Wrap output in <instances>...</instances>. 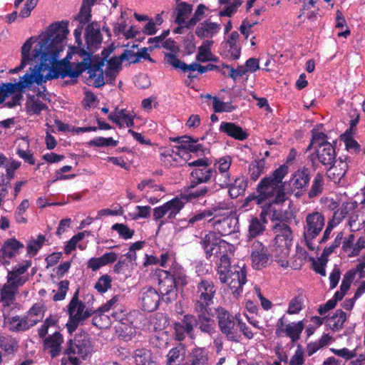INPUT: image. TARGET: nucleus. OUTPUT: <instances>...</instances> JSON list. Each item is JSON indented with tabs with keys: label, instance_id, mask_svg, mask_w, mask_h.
I'll list each match as a JSON object with an SVG mask.
<instances>
[{
	"label": "nucleus",
	"instance_id": "obj_38",
	"mask_svg": "<svg viewBox=\"0 0 365 365\" xmlns=\"http://www.w3.org/2000/svg\"><path fill=\"white\" fill-rule=\"evenodd\" d=\"M247 187V180L243 176L240 175L236 178L233 182L231 181L228 186V192L231 198H237L238 196L245 193Z\"/></svg>",
	"mask_w": 365,
	"mask_h": 365
},
{
	"label": "nucleus",
	"instance_id": "obj_30",
	"mask_svg": "<svg viewBox=\"0 0 365 365\" xmlns=\"http://www.w3.org/2000/svg\"><path fill=\"white\" fill-rule=\"evenodd\" d=\"M190 190V191L181 193L180 195L179 198L181 199L182 201H192V200L198 199L205 196H210L215 192L214 186L203 185Z\"/></svg>",
	"mask_w": 365,
	"mask_h": 365
},
{
	"label": "nucleus",
	"instance_id": "obj_56",
	"mask_svg": "<svg viewBox=\"0 0 365 365\" xmlns=\"http://www.w3.org/2000/svg\"><path fill=\"white\" fill-rule=\"evenodd\" d=\"M304 307V299L299 294L291 299L287 313L289 314H298Z\"/></svg>",
	"mask_w": 365,
	"mask_h": 365
},
{
	"label": "nucleus",
	"instance_id": "obj_29",
	"mask_svg": "<svg viewBox=\"0 0 365 365\" xmlns=\"http://www.w3.org/2000/svg\"><path fill=\"white\" fill-rule=\"evenodd\" d=\"M347 158L342 160L341 158L335 163L329 166L327 169V177L334 182L340 181V180L345 175L348 170V164L346 163Z\"/></svg>",
	"mask_w": 365,
	"mask_h": 365
},
{
	"label": "nucleus",
	"instance_id": "obj_44",
	"mask_svg": "<svg viewBox=\"0 0 365 365\" xmlns=\"http://www.w3.org/2000/svg\"><path fill=\"white\" fill-rule=\"evenodd\" d=\"M266 160L264 158L255 160L250 163L248 167V175L250 180L255 182L264 172Z\"/></svg>",
	"mask_w": 365,
	"mask_h": 365
},
{
	"label": "nucleus",
	"instance_id": "obj_7",
	"mask_svg": "<svg viewBox=\"0 0 365 365\" xmlns=\"http://www.w3.org/2000/svg\"><path fill=\"white\" fill-rule=\"evenodd\" d=\"M215 315L221 333L228 341L238 342L240 336L238 332L240 316L232 314L222 306L215 308Z\"/></svg>",
	"mask_w": 365,
	"mask_h": 365
},
{
	"label": "nucleus",
	"instance_id": "obj_48",
	"mask_svg": "<svg viewBox=\"0 0 365 365\" xmlns=\"http://www.w3.org/2000/svg\"><path fill=\"white\" fill-rule=\"evenodd\" d=\"M27 112L30 114L38 115L42 110H47L46 104L34 96L30 97L26 103Z\"/></svg>",
	"mask_w": 365,
	"mask_h": 365
},
{
	"label": "nucleus",
	"instance_id": "obj_32",
	"mask_svg": "<svg viewBox=\"0 0 365 365\" xmlns=\"http://www.w3.org/2000/svg\"><path fill=\"white\" fill-rule=\"evenodd\" d=\"M24 247L22 242L17 240L16 238H10L6 240L0 249V254L2 257L11 259L16 254L19 250Z\"/></svg>",
	"mask_w": 365,
	"mask_h": 365
},
{
	"label": "nucleus",
	"instance_id": "obj_18",
	"mask_svg": "<svg viewBox=\"0 0 365 365\" xmlns=\"http://www.w3.org/2000/svg\"><path fill=\"white\" fill-rule=\"evenodd\" d=\"M63 336L60 331H55L45 338L43 342V349L52 359L63 355Z\"/></svg>",
	"mask_w": 365,
	"mask_h": 365
},
{
	"label": "nucleus",
	"instance_id": "obj_51",
	"mask_svg": "<svg viewBox=\"0 0 365 365\" xmlns=\"http://www.w3.org/2000/svg\"><path fill=\"white\" fill-rule=\"evenodd\" d=\"M269 257H271L270 253L267 254V252L251 254L253 267L255 269H260L266 267L268 264Z\"/></svg>",
	"mask_w": 365,
	"mask_h": 365
},
{
	"label": "nucleus",
	"instance_id": "obj_15",
	"mask_svg": "<svg viewBox=\"0 0 365 365\" xmlns=\"http://www.w3.org/2000/svg\"><path fill=\"white\" fill-rule=\"evenodd\" d=\"M18 293V289L6 284H4L0 289V303L4 317L6 314L9 315L11 310L17 307L19 304L16 302V296Z\"/></svg>",
	"mask_w": 365,
	"mask_h": 365
},
{
	"label": "nucleus",
	"instance_id": "obj_41",
	"mask_svg": "<svg viewBox=\"0 0 365 365\" xmlns=\"http://www.w3.org/2000/svg\"><path fill=\"white\" fill-rule=\"evenodd\" d=\"M134 359L136 365H156L157 362L150 350L138 349L135 351Z\"/></svg>",
	"mask_w": 365,
	"mask_h": 365
},
{
	"label": "nucleus",
	"instance_id": "obj_54",
	"mask_svg": "<svg viewBox=\"0 0 365 365\" xmlns=\"http://www.w3.org/2000/svg\"><path fill=\"white\" fill-rule=\"evenodd\" d=\"M17 89V84L13 83H3L0 84V104L3 103L6 98L14 94Z\"/></svg>",
	"mask_w": 365,
	"mask_h": 365
},
{
	"label": "nucleus",
	"instance_id": "obj_63",
	"mask_svg": "<svg viewBox=\"0 0 365 365\" xmlns=\"http://www.w3.org/2000/svg\"><path fill=\"white\" fill-rule=\"evenodd\" d=\"M214 212L212 210L205 209L203 210H200L195 212L192 217H190L188 220L189 225H194L197 222L202 221L207 217H210L212 216Z\"/></svg>",
	"mask_w": 365,
	"mask_h": 365
},
{
	"label": "nucleus",
	"instance_id": "obj_42",
	"mask_svg": "<svg viewBox=\"0 0 365 365\" xmlns=\"http://www.w3.org/2000/svg\"><path fill=\"white\" fill-rule=\"evenodd\" d=\"M358 206L356 201L351 202H343L340 208L334 212L332 220L335 225L339 224L349 214L350 211L355 210Z\"/></svg>",
	"mask_w": 365,
	"mask_h": 365
},
{
	"label": "nucleus",
	"instance_id": "obj_19",
	"mask_svg": "<svg viewBox=\"0 0 365 365\" xmlns=\"http://www.w3.org/2000/svg\"><path fill=\"white\" fill-rule=\"evenodd\" d=\"M309 180L310 170L308 168L304 167L297 170L292 174L288 182L290 190L292 192H296V195H299L308 186Z\"/></svg>",
	"mask_w": 365,
	"mask_h": 365
},
{
	"label": "nucleus",
	"instance_id": "obj_13",
	"mask_svg": "<svg viewBox=\"0 0 365 365\" xmlns=\"http://www.w3.org/2000/svg\"><path fill=\"white\" fill-rule=\"evenodd\" d=\"M139 299L142 309L144 311L152 312L159 307L162 297H160V294L155 289L150 287L141 289Z\"/></svg>",
	"mask_w": 365,
	"mask_h": 365
},
{
	"label": "nucleus",
	"instance_id": "obj_61",
	"mask_svg": "<svg viewBox=\"0 0 365 365\" xmlns=\"http://www.w3.org/2000/svg\"><path fill=\"white\" fill-rule=\"evenodd\" d=\"M112 278L108 274L100 277L95 284V289L100 293L106 292L111 287Z\"/></svg>",
	"mask_w": 365,
	"mask_h": 365
},
{
	"label": "nucleus",
	"instance_id": "obj_35",
	"mask_svg": "<svg viewBox=\"0 0 365 365\" xmlns=\"http://www.w3.org/2000/svg\"><path fill=\"white\" fill-rule=\"evenodd\" d=\"M199 139L193 138L190 136L185 135V139L182 142V145H179L177 148L180 150L182 155L184 153H198L204 151V146L202 144L197 143Z\"/></svg>",
	"mask_w": 365,
	"mask_h": 365
},
{
	"label": "nucleus",
	"instance_id": "obj_11",
	"mask_svg": "<svg viewBox=\"0 0 365 365\" xmlns=\"http://www.w3.org/2000/svg\"><path fill=\"white\" fill-rule=\"evenodd\" d=\"M158 285L162 295V300L167 304L177 299L178 285L168 270H158Z\"/></svg>",
	"mask_w": 365,
	"mask_h": 365
},
{
	"label": "nucleus",
	"instance_id": "obj_17",
	"mask_svg": "<svg viewBox=\"0 0 365 365\" xmlns=\"http://www.w3.org/2000/svg\"><path fill=\"white\" fill-rule=\"evenodd\" d=\"M79 290L77 289L74 293L71 300L68 305V313L69 317H72L84 321L93 314L91 309L85 310V304L78 299Z\"/></svg>",
	"mask_w": 365,
	"mask_h": 365
},
{
	"label": "nucleus",
	"instance_id": "obj_58",
	"mask_svg": "<svg viewBox=\"0 0 365 365\" xmlns=\"http://www.w3.org/2000/svg\"><path fill=\"white\" fill-rule=\"evenodd\" d=\"M232 164V158L230 155H225L215 160V170L220 173H230Z\"/></svg>",
	"mask_w": 365,
	"mask_h": 365
},
{
	"label": "nucleus",
	"instance_id": "obj_20",
	"mask_svg": "<svg viewBox=\"0 0 365 365\" xmlns=\"http://www.w3.org/2000/svg\"><path fill=\"white\" fill-rule=\"evenodd\" d=\"M160 160L167 168L182 165L185 162L177 146L174 148H161L160 150Z\"/></svg>",
	"mask_w": 365,
	"mask_h": 365
},
{
	"label": "nucleus",
	"instance_id": "obj_36",
	"mask_svg": "<svg viewBox=\"0 0 365 365\" xmlns=\"http://www.w3.org/2000/svg\"><path fill=\"white\" fill-rule=\"evenodd\" d=\"M346 318V312L341 309H336L332 316L326 319V322L332 331H339L343 329Z\"/></svg>",
	"mask_w": 365,
	"mask_h": 365
},
{
	"label": "nucleus",
	"instance_id": "obj_23",
	"mask_svg": "<svg viewBox=\"0 0 365 365\" xmlns=\"http://www.w3.org/2000/svg\"><path fill=\"white\" fill-rule=\"evenodd\" d=\"M215 170L211 168H197L190 173V183L189 189L197 187L199 184L207 183L214 177Z\"/></svg>",
	"mask_w": 365,
	"mask_h": 365
},
{
	"label": "nucleus",
	"instance_id": "obj_22",
	"mask_svg": "<svg viewBox=\"0 0 365 365\" xmlns=\"http://www.w3.org/2000/svg\"><path fill=\"white\" fill-rule=\"evenodd\" d=\"M36 65L31 69V73H26L22 76V81L21 82V88L30 87L34 83L38 85H41L45 82L43 78V72L46 71L45 63H35Z\"/></svg>",
	"mask_w": 365,
	"mask_h": 365
},
{
	"label": "nucleus",
	"instance_id": "obj_1",
	"mask_svg": "<svg viewBox=\"0 0 365 365\" xmlns=\"http://www.w3.org/2000/svg\"><path fill=\"white\" fill-rule=\"evenodd\" d=\"M68 26V21L53 23L38 37L39 41L34 48V59L39 63H45L46 71H48L43 75L45 82L67 76L76 79L84 71L88 74L86 63L78 61V59L73 63L58 61L59 53L63 51V41L69 32Z\"/></svg>",
	"mask_w": 365,
	"mask_h": 365
},
{
	"label": "nucleus",
	"instance_id": "obj_5",
	"mask_svg": "<svg viewBox=\"0 0 365 365\" xmlns=\"http://www.w3.org/2000/svg\"><path fill=\"white\" fill-rule=\"evenodd\" d=\"M92 351V340L89 334L81 330L71 336L64 344L61 363L80 365L81 361L85 360Z\"/></svg>",
	"mask_w": 365,
	"mask_h": 365
},
{
	"label": "nucleus",
	"instance_id": "obj_24",
	"mask_svg": "<svg viewBox=\"0 0 365 365\" xmlns=\"http://www.w3.org/2000/svg\"><path fill=\"white\" fill-rule=\"evenodd\" d=\"M209 222H212L215 232L217 235L227 236L235 232V221L230 217H223L220 220H215V217L210 219Z\"/></svg>",
	"mask_w": 365,
	"mask_h": 365
},
{
	"label": "nucleus",
	"instance_id": "obj_26",
	"mask_svg": "<svg viewBox=\"0 0 365 365\" xmlns=\"http://www.w3.org/2000/svg\"><path fill=\"white\" fill-rule=\"evenodd\" d=\"M219 130L220 132L225 133L229 137L237 140H245L249 136L248 133L245 130L236 123L232 122L222 121L220 123Z\"/></svg>",
	"mask_w": 365,
	"mask_h": 365
},
{
	"label": "nucleus",
	"instance_id": "obj_43",
	"mask_svg": "<svg viewBox=\"0 0 365 365\" xmlns=\"http://www.w3.org/2000/svg\"><path fill=\"white\" fill-rule=\"evenodd\" d=\"M168 272L178 286L184 287L188 284L187 276L181 265L178 264H173L168 269Z\"/></svg>",
	"mask_w": 365,
	"mask_h": 365
},
{
	"label": "nucleus",
	"instance_id": "obj_39",
	"mask_svg": "<svg viewBox=\"0 0 365 365\" xmlns=\"http://www.w3.org/2000/svg\"><path fill=\"white\" fill-rule=\"evenodd\" d=\"M0 348L5 356L14 355L19 349L18 341L10 335H0Z\"/></svg>",
	"mask_w": 365,
	"mask_h": 365
},
{
	"label": "nucleus",
	"instance_id": "obj_2",
	"mask_svg": "<svg viewBox=\"0 0 365 365\" xmlns=\"http://www.w3.org/2000/svg\"><path fill=\"white\" fill-rule=\"evenodd\" d=\"M288 172L287 165H280L270 175L261 179L256 187L257 194H250L245 199L243 207L256 205L262 209L260 219L255 217L250 221L249 237L255 238L262 234L267 222L266 215L271 211L272 205L282 203L287 200L284 192L286 182H283L282 180Z\"/></svg>",
	"mask_w": 365,
	"mask_h": 365
},
{
	"label": "nucleus",
	"instance_id": "obj_50",
	"mask_svg": "<svg viewBox=\"0 0 365 365\" xmlns=\"http://www.w3.org/2000/svg\"><path fill=\"white\" fill-rule=\"evenodd\" d=\"M335 27L336 29L341 30L337 34L339 37H344L346 38L351 34L350 29L346 26V21L342 13L339 11H337L336 12Z\"/></svg>",
	"mask_w": 365,
	"mask_h": 365
},
{
	"label": "nucleus",
	"instance_id": "obj_40",
	"mask_svg": "<svg viewBox=\"0 0 365 365\" xmlns=\"http://www.w3.org/2000/svg\"><path fill=\"white\" fill-rule=\"evenodd\" d=\"M176 17L175 23L182 25L185 23V19L188 18L192 11V5L185 1L178 2L175 8Z\"/></svg>",
	"mask_w": 365,
	"mask_h": 365
},
{
	"label": "nucleus",
	"instance_id": "obj_37",
	"mask_svg": "<svg viewBox=\"0 0 365 365\" xmlns=\"http://www.w3.org/2000/svg\"><path fill=\"white\" fill-rule=\"evenodd\" d=\"M219 29V24L207 20L196 28L195 34L200 38H204L209 36L212 37L218 32Z\"/></svg>",
	"mask_w": 365,
	"mask_h": 365
},
{
	"label": "nucleus",
	"instance_id": "obj_64",
	"mask_svg": "<svg viewBox=\"0 0 365 365\" xmlns=\"http://www.w3.org/2000/svg\"><path fill=\"white\" fill-rule=\"evenodd\" d=\"M42 309L43 305H41V304L36 303L26 312V316H28V318L31 319V320H37L38 323L43 318V316L41 315Z\"/></svg>",
	"mask_w": 365,
	"mask_h": 365
},
{
	"label": "nucleus",
	"instance_id": "obj_9",
	"mask_svg": "<svg viewBox=\"0 0 365 365\" xmlns=\"http://www.w3.org/2000/svg\"><path fill=\"white\" fill-rule=\"evenodd\" d=\"M185 206V202L175 197L153 210V220L158 222V232L168 222L175 218Z\"/></svg>",
	"mask_w": 365,
	"mask_h": 365
},
{
	"label": "nucleus",
	"instance_id": "obj_25",
	"mask_svg": "<svg viewBox=\"0 0 365 365\" xmlns=\"http://www.w3.org/2000/svg\"><path fill=\"white\" fill-rule=\"evenodd\" d=\"M36 41L35 37H30L26 41L21 47V62L20 65L10 71V73H15L21 71L27 64L37 63V60L34 59V50L32 55H30V51L32 48L33 43Z\"/></svg>",
	"mask_w": 365,
	"mask_h": 365
},
{
	"label": "nucleus",
	"instance_id": "obj_59",
	"mask_svg": "<svg viewBox=\"0 0 365 365\" xmlns=\"http://www.w3.org/2000/svg\"><path fill=\"white\" fill-rule=\"evenodd\" d=\"M345 146L347 150H353L354 153L357 154L361 150V145L359 143L353 138L352 133H349L346 135V131L342 135Z\"/></svg>",
	"mask_w": 365,
	"mask_h": 365
},
{
	"label": "nucleus",
	"instance_id": "obj_28",
	"mask_svg": "<svg viewBox=\"0 0 365 365\" xmlns=\"http://www.w3.org/2000/svg\"><path fill=\"white\" fill-rule=\"evenodd\" d=\"M133 316L121 308H114L109 319L112 322L119 323L118 328L123 331H127L128 329L132 328Z\"/></svg>",
	"mask_w": 365,
	"mask_h": 365
},
{
	"label": "nucleus",
	"instance_id": "obj_12",
	"mask_svg": "<svg viewBox=\"0 0 365 365\" xmlns=\"http://www.w3.org/2000/svg\"><path fill=\"white\" fill-rule=\"evenodd\" d=\"M193 309L196 314H194L195 328L199 329L204 334L208 336L214 334L216 332V324L212 309H205L201 312L197 308Z\"/></svg>",
	"mask_w": 365,
	"mask_h": 365
},
{
	"label": "nucleus",
	"instance_id": "obj_62",
	"mask_svg": "<svg viewBox=\"0 0 365 365\" xmlns=\"http://www.w3.org/2000/svg\"><path fill=\"white\" fill-rule=\"evenodd\" d=\"M215 170L214 174L215 180L216 183L220 187V188H227L230 185L231 175L230 173H220Z\"/></svg>",
	"mask_w": 365,
	"mask_h": 365
},
{
	"label": "nucleus",
	"instance_id": "obj_16",
	"mask_svg": "<svg viewBox=\"0 0 365 365\" xmlns=\"http://www.w3.org/2000/svg\"><path fill=\"white\" fill-rule=\"evenodd\" d=\"M275 235L273 242L280 245H286L289 248L292 247L293 240V233L290 226L283 221L277 222L272 227Z\"/></svg>",
	"mask_w": 365,
	"mask_h": 365
},
{
	"label": "nucleus",
	"instance_id": "obj_34",
	"mask_svg": "<svg viewBox=\"0 0 365 365\" xmlns=\"http://www.w3.org/2000/svg\"><path fill=\"white\" fill-rule=\"evenodd\" d=\"M165 61L167 63L171 65L175 69H180L184 73L188 71H197V63H192L190 65L182 62L175 55V53H165Z\"/></svg>",
	"mask_w": 365,
	"mask_h": 365
},
{
	"label": "nucleus",
	"instance_id": "obj_55",
	"mask_svg": "<svg viewBox=\"0 0 365 365\" xmlns=\"http://www.w3.org/2000/svg\"><path fill=\"white\" fill-rule=\"evenodd\" d=\"M118 143V140H114L113 138H103L96 137L88 142V145L90 146L96 147H108V146H116Z\"/></svg>",
	"mask_w": 365,
	"mask_h": 365
},
{
	"label": "nucleus",
	"instance_id": "obj_49",
	"mask_svg": "<svg viewBox=\"0 0 365 365\" xmlns=\"http://www.w3.org/2000/svg\"><path fill=\"white\" fill-rule=\"evenodd\" d=\"M213 43V41L206 40L202 44L198 47V52L196 56V60L198 62H207L209 57L212 56L210 46Z\"/></svg>",
	"mask_w": 365,
	"mask_h": 365
},
{
	"label": "nucleus",
	"instance_id": "obj_33",
	"mask_svg": "<svg viewBox=\"0 0 365 365\" xmlns=\"http://www.w3.org/2000/svg\"><path fill=\"white\" fill-rule=\"evenodd\" d=\"M118 299V296H114L112 299L99 307L97 310L93 311V314H95L93 318V324L94 326L98 327L100 328H102L104 326L102 321L103 319H109V316L105 315L103 313L108 312L113 305L117 302Z\"/></svg>",
	"mask_w": 365,
	"mask_h": 365
},
{
	"label": "nucleus",
	"instance_id": "obj_6",
	"mask_svg": "<svg viewBox=\"0 0 365 365\" xmlns=\"http://www.w3.org/2000/svg\"><path fill=\"white\" fill-rule=\"evenodd\" d=\"M200 245L207 259L219 258V262H221L224 257H230L229 253H231L232 248V244L222 240L217 232L213 231H210L202 237Z\"/></svg>",
	"mask_w": 365,
	"mask_h": 365
},
{
	"label": "nucleus",
	"instance_id": "obj_46",
	"mask_svg": "<svg viewBox=\"0 0 365 365\" xmlns=\"http://www.w3.org/2000/svg\"><path fill=\"white\" fill-rule=\"evenodd\" d=\"M185 349L182 346L174 347L167 355V365H180V363L185 357Z\"/></svg>",
	"mask_w": 365,
	"mask_h": 365
},
{
	"label": "nucleus",
	"instance_id": "obj_8",
	"mask_svg": "<svg viewBox=\"0 0 365 365\" xmlns=\"http://www.w3.org/2000/svg\"><path fill=\"white\" fill-rule=\"evenodd\" d=\"M217 292V287L210 279L202 278L197 283L196 291L193 295V308L200 312L211 309Z\"/></svg>",
	"mask_w": 365,
	"mask_h": 365
},
{
	"label": "nucleus",
	"instance_id": "obj_27",
	"mask_svg": "<svg viewBox=\"0 0 365 365\" xmlns=\"http://www.w3.org/2000/svg\"><path fill=\"white\" fill-rule=\"evenodd\" d=\"M291 248L286 245L272 243L269 247L270 256L282 267L289 266V255Z\"/></svg>",
	"mask_w": 365,
	"mask_h": 365
},
{
	"label": "nucleus",
	"instance_id": "obj_52",
	"mask_svg": "<svg viewBox=\"0 0 365 365\" xmlns=\"http://www.w3.org/2000/svg\"><path fill=\"white\" fill-rule=\"evenodd\" d=\"M111 229L116 231L120 238L125 240L131 239L135 234L134 230L130 229L127 225L123 223H115L113 225Z\"/></svg>",
	"mask_w": 365,
	"mask_h": 365
},
{
	"label": "nucleus",
	"instance_id": "obj_4",
	"mask_svg": "<svg viewBox=\"0 0 365 365\" xmlns=\"http://www.w3.org/2000/svg\"><path fill=\"white\" fill-rule=\"evenodd\" d=\"M217 274L222 284H227L232 293L238 297L247 282V271L244 262L231 265L230 257H224L217 263Z\"/></svg>",
	"mask_w": 365,
	"mask_h": 365
},
{
	"label": "nucleus",
	"instance_id": "obj_53",
	"mask_svg": "<svg viewBox=\"0 0 365 365\" xmlns=\"http://www.w3.org/2000/svg\"><path fill=\"white\" fill-rule=\"evenodd\" d=\"M45 241L46 237L43 235H38L36 240L29 241L26 247L28 255L32 257L35 256L42 247Z\"/></svg>",
	"mask_w": 365,
	"mask_h": 365
},
{
	"label": "nucleus",
	"instance_id": "obj_45",
	"mask_svg": "<svg viewBox=\"0 0 365 365\" xmlns=\"http://www.w3.org/2000/svg\"><path fill=\"white\" fill-rule=\"evenodd\" d=\"M304 325L302 321L298 322H292L286 325L284 333L286 336L291 339L293 343L297 341L304 330Z\"/></svg>",
	"mask_w": 365,
	"mask_h": 365
},
{
	"label": "nucleus",
	"instance_id": "obj_21",
	"mask_svg": "<svg viewBox=\"0 0 365 365\" xmlns=\"http://www.w3.org/2000/svg\"><path fill=\"white\" fill-rule=\"evenodd\" d=\"M315 154L318 161L326 168L337 161L335 149L329 142L320 143L316 149Z\"/></svg>",
	"mask_w": 365,
	"mask_h": 365
},
{
	"label": "nucleus",
	"instance_id": "obj_57",
	"mask_svg": "<svg viewBox=\"0 0 365 365\" xmlns=\"http://www.w3.org/2000/svg\"><path fill=\"white\" fill-rule=\"evenodd\" d=\"M26 281L21 275L11 270L8 272L7 282L5 284L19 290V288L23 286Z\"/></svg>",
	"mask_w": 365,
	"mask_h": 365
},
{
	"label": "nucleus",
	"instance_id": "obj_14",
	"mask_svg": "<svg viewBox=\"0 0 365 365\" xmlns=\"http://www.w3.org/2000/svg\"><path fill=\"white\" fill-rule=\"evenodd\" d=\"M194 328V314H185L180 322L173 324L175 339L181 341L186 338L187 335L192 339Z\"/></svg>",
	"mask_w": 365,
	"mask_h": 365
},
{
	"label": "nucleus",
	"instance_id": "obj_31",
	"mask_svg": "<svg viewBox=\"0 0 365 365\" xmlns=\"http://www.w3.org/2000/svg\"><path fill=\"white\" fill-rule=\"evenodd\" d=\"M36 324L37 320H31L26 314L23 317L15 316L9 319L10 329L13 331H26Z\"/></svg>",
	"mask_w": 365,
	"mask_h": 365
},
{
	"label": "nucleus",
	"instance_id": "obj_47",
	"mask_svg": "<svg viewBox=\"0 0 365 365\" xmlns=\"http://www.w3.org/2000/svg\"><path fill=\"white\" fill-rule=\"evenodd\" d=\"M324 175L320 173H317L308 192L309 197L313 198L321 195L324 190Z\"/></svg>",
	"mask_w": 365,
	"mask_h": 365
},
{
	"label": "nucleus",
	"instance_id": "obj_3",
	"mask_svg": "<svg viewBox=\"0 0 365 365\" xmlns=\"http://www.w3.org/2000/svg\"><path fill=\"white\" fill-rule=\"evenodd\" d=\"M86 48L82 46H71L68 52L66 58H71L73 56H78L82 58L88 68V76L86 83L96 88L105 85L103 81V66L104 59L98 56H93L95 51L99 48L102 43L103 37L98 28L95 29L93 23L87 25L85 31Z\"/></svg>",
	"mask_w": 365,
	"mask_h": 365
},
{
	"label": "nucleus",
	"instance_id": "obj_60",
	"mask_svg": "<svg viewBox=\"0 0 365 365\" xmlns=\"http://www.w3.org/2000/svg\"><path fill=\"white\" fill-rule=\"evenodd\" d=\"M86 231L81 232L73 235L66 243L64 247V252L66 255H69L72 251L75 250L78 242L81 241L84 237Z\"/></svg>",
	"mask_w": 365,
	"mask_h": 365
},
{
	"label": "nucleus",
	"instance_id": "obj_10",
	"mask_svg": "<svg viewBox=\"0 0 365 365\" xmlns=\"http://www.w3.org/2000/svg\"><path fill=\"white\" fill-rule=\"evenodd\" d=\"M324 225L325 217L322 213L315 211L307 215L303 227V236L309 249L314 250L312 246V242L321 233Z\"/></svg>",
	"mask_w": 365,
	"mask_h": 365
}]
</instances>
